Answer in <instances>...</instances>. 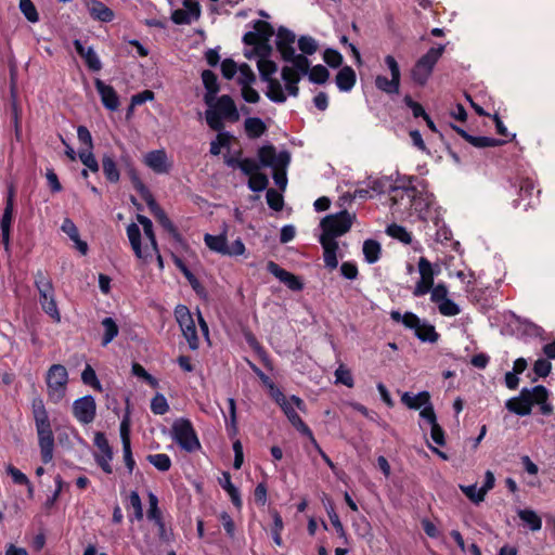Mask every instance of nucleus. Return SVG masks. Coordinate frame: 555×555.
<instances>
[{
  "instance_id": "obj_17",
  "label": "nucleus",
  "mask_w": 555,
  "mask_h": 555,
  "mask_svg": "<svg viewBox=\"0 0 555 555\" xmlns=\"http://www.w3.org/2000/svg\"><path fill=\"white\" fill-rule=\"evenodd\" d=\"M127 235H128V238L130 241L131 247H132L135 256L139 259H142L143 261L146 262L147 259L150 257H152V254H151L149 247H146L145 249L142 248V245H141V231H140V228L138 227V224L130 223L127 227Z\"/></svg>"
},
{
  "instance_id": "obj_47",
  "label": "nucleus",
  "mask_w": 555,
  "mask_h": 555,
  "mask_svg": "<svg viewBox=\"0 0 555 555\" xmlns=\"http://www.w3.org/2000/svg\"><path fill=\"white\" fill-rule=\"evenodd\" d=\"M92 150L93 149H81L78 152V156H79V159L81 160V163L88 169H90L92 172H98L99 171V163L95 159V157L92 153Z\"/></svg>"
},
{
  "instance_id": "obj_38",
  "label": "nucleus",
  "mask_w": 555,
  "mask_h": 555,
  "mask_svg": "<svg viewBox=\"0 0 555 555\" xmlns=\"http://www.w3.org/2000/svg\"><path fill=\"white\" fill-rule=\"evenodd\" d=\"M416 194H417V190L414 186L406 188V189L395 188L393 194L391 196V201L393 202V204H398L400 201H403L404 197H406L408 202L411 205H416V203H417Z\"/></svg>"
},
{
  "instance_id": "obj_24",
  "label": "nucleus",
  "mask_w": 555,
  "mask_h": 555,
  "mask_svg": "<svg viewBox=\"0 0 555 555\" xmlns=\"http://www.w3.org/2000/svg\"><path fill=\"white\" fill-rule=\"evenodd\" d=\"M282 411L288 418L289 423L305 437L309 440H313V433L309 428V426L302 421L299 414L295 411L294 406L289 403L282 408Z\"/></svg>"
},
{
  "instance_id": "obj_14",
  "label": "nucleus",
  "mask_w": 555,
  "mask_h": 555,
  "mask_svg": "<svg viewBox=\"0 0 555 555\" xmlns=\"http://www.w3.org/2000/svg\"><path fill=\"white\" fill-rule=\"evenodd\" d=\"M254 30L244 35L243 42L245 44L258 43L259 40L270 41V38L274 35L273 26L261 20L254 23Z\"/></svg>"
},
{
  "instance_id": "obj_37",
  "label": "nucleus",
  "mask_w": 555,
  "mask_h": 555,
  "mask_svg": "<svg viewBox=\"0 0 555 555\" xmlns=\"http://www.w3.org/2000/svg\"><path fill=\"white\" fill-rule=\"evenodd\" d=\"M380 244L374 240H366L363 243V254L369 263L376 262L380 257Z\"/></svg>"
},
{
  "instance_id": "obj_56",
  "label": "nucleus",
  "mask_w": 555,
  "mask_h": 555,
  "mask_svg": "<svg viewBox=\"0 0 555 555\" xmlns=\"http://www.w3.org/2000/svg\"><path fill=\"white\" fill-rule=\"evenodd\" d=\"M521 520L527 522L531 530H539L542 527L541 518L530 509H524L518 513Z\"/></svg>"
},
{
  "instance_id": "obj_10",
  "label": "nucleus",
  "mask_w": 555,
  "mask_h": 555,
  "mask_svg": "<svg viewBox=\"0 0 555 555\" xmlns=\"http://www.w3.org/2000/svg\"><path fill=\"white\" fill-rule=\"evenodd\" d=\"M94 444L101 452V454H95L96 464L103 469L104 473L112 474L113 467L109 462L113 459V449L109 446L104 433L98 431L95 434Z\"/></svg>"
},
{
  "instance_id": "obj_20",
  "label": "nucleus",
  "mask_w": 555,
  "mask_h": 555,
  "mask_svg": "<svg viewBox=\"0 0 555 555\" xmlns=\"http://www.w3.org/2000/svg\"><path fill=\"white\" fill-rule=\"evenodd\" d=\"M145 164L156 173H167L170 169L168 157L164 150L149 152L145 155Z\"/></svg>"
},
{
  "instance_id": "obj_16",
  "label": "nucleus",
  "mask_w": 555,
  "mask_h": 555,
  "mask_svg": "<svg viewBox=\"0 0 555 555\" xmlns=\"http://www.w3.org/2000/svg\"><path fill=\"white\" fill-rule=\"evenodd\" d=\"M96 91L101 96L103 105L111 111H116L119 107V96L112 86L104 83L101 79L96 78L94 81Z\"/></svg>"
},
{
  "instance_id": "obj_32",
  "label": "nucleus",
  "mask_w": 555,
  "mask_h": 555,
  "mask_svg": "<svg viewBox=\"0 0 555 555\" xmlns=\"http://www.w3.org/2000/svg\"><path fill=\"white\" fill-rule=\"evenodd\" d=\"M204 242L209 249L220 253L222 255H225L227 246H228L225 234H220V235L205 234Z\"/></svg>"
},
{
  "instance_id": "obj_39",
  "label": "nucleus",
  "mask_w": 555,
  "mask_h": 555,
  "mask_svg": "<svg viewBox=\"0 0 555 555\" xmlns=\"http://www.w3.org/2000/svg\"><path fill=\"white\" fill-rule=\"evenodd\" d=\"M257 66L259 69L260 77L263 81L273 79L271 76L278 70V65L275 62L267 59H259L257 62Z\"/></svg>"
},
{
  "instance_id": "obj_58",
  "label": "nucleus",
  "mask_w": 555,
  "mask_h": 555,
  "mask_svg": "<svg viewBox=\"0 0 555 555\" xmlns=\"http://www.w3.org/2000/svg\"><path fill=\"white\" fill-rule=\"evenodd\" d=\"M324 62L332 68H338L343 65V55L334 49H326L323 53Z\"/></svg>"
},
{
  "instance_id": "obj_33",
  "label": "nucleus",
  "mask_w": 555,
  "mask_h": 555,
  "mask_svg": "<svg viewBox=\"0 0 555 555\" xmlns=\"http://www.w3.org/2000/svg\"><path fill=\"white\" fill-rule=\"evenodd\" d=\"M266 82H268V90L266 92L267 96L275 103H284L287 98L283 91L281 82L276 78L267 80Z\"/></svg>"
},
{
  "instance_id": "obj_19",
  "label": "nucleus",
  "mask_w": 555,
  "mask_h": 555,
  "mask_svg": "<svg viewBox=\"0 0 555 555\" xmlns=\"http://www.w3.org/2000/svg\"><path fill=\"white\" fill-rule=\"evenodd\" d=\"M86 5L93 20L109 23L114 20V11L100 0H87Z\"/></svg>"
},
{
  "instance_id": "obj_40",
  "label": "nucleus",
  "mask_w": 555,
  "mask_h": 555,
  "mask_svg": "<svg viewBox=\"0 0 555 555\" xmlns=\"http://www.w3.org/2000/svg\"><path fill=\"white\" fill-rule=\"evenodd\" d=\"M38 443L40 447L41 461L44 464H48L53 459V449H54V437L52 438H39Z\"/></svg>"
},
{
  "instance_id": "obj_61",
  "label": "nucleus",
  "mask_w": 555,
  "mask_h": 555,
  "mask_svg": "<svg viewBox=\"0 0 555 555\" xmlns=\"http://www.w3.org/2000/svg\"><path fill=\"white\" fill-rule=\"evenodd\" d=\"M7 474L9 476H11V478L15 485H20V486L29 485L28 477L12 464H9L7 466Z\"/></svg>"
},
{
  "instance_id": "obj_57",
  "label": "nucleus",
  "mask_w": 555,
  "mask_h": 555,
  "mask_svg": "<svg viewBox=\"0 0 555 555\" xmlns=\"http://www.w3.org/2000/svg\"><path fill=\"white\" fill-rule=\"evenodd\" d=\"M202 79H203V83L207 91H210V93L219 92V83H218L217 75L214 72H211L209 69L203 70Z\"/></svg>"
},
{
  "instance_id": "obj_36",
  "label": "nucleus",
  "mask_w": 555,
  "mask_h": 555,
  "mask_svg": "<svg viewBox=\"0 0 555 555\" xmlns=\"http://www.w3.org/2000/svg\"><path fill=\"white\" fill-rule=\"evenodd\" d=\"M14 218V193L10 191L7 201L5 207L0 220V229H11L12 222Z\"/></svg>"
},
{
  "instance_id": "obj_34",
  "label": "nucleus",
  "mask_w": 555,
  "mask_h": 555,
  "mask_svg": "<svg viewBox=\"0 0 555 555\" xmlns=\"http://www.w3.org/2000/svg\"><path fill=\"white\" fill-rule=\"evenodd\" d=\"M375 86L380 91L387 94H398L400 88V80L391 77L388 79L386 76L378 75L375 79Z\"/></svg>"
},
{
  "instance_id": "obj_7",
  "label": "nucleus",
  "mask_w": 555,
  "mask_h": 555,
  "mask_svg": "<svg viewBox=\"0 0 555 555\" xmlns=\"http://www.w3.org/2000/svg\"><path fill=\"white\" fill-rule=\"evenodd\" d=\"M402 323L405 327L414 330L415 335L422 341L436 343L439 339V334L436 332L435 326L427 322L421 323L420 318L413 312H405Z\"/></svg>"
},
{
  "instance_id": "obj_51",
  "label": "nucleus",
  "mask_w": 555,
  "mask_h": 555,
  "mask_svg": "<svg viewBox=\"0 0 555 555\" xmlns=\"http://www.w3.org/2000/svg\"><path fill=\"white\" fill-rule=\"evenodd\" d=\"M271 516L273 518V526H272V529H271L272 539H273L275 544L282 545L283 541H282L281 532H282L283 527H284L283 526L282 517H281V515H280V513L278 511H272L271 512Z\"/></svg>"
},
{
  "instance_id": "obj_64",
  "label": "nucleus",
  "mask_w": 555,
  "mask_h": 555,
  "mask_svg": "<svg viewBox=\"0 0 555 555\" xmlns=\"http://www.w3.org/2000/svg\"><path fill=\"white\" fill-rule=\"evenodd\" d=\"M254 502L258 506H264L268 499V489L266 482H259L254 490Z\"/></svg>"
},
{
  "instance_id": "obj_23",
  "label": "nucleus",
  "mask_w": 555,
  "mask_h": 555,
  "mask_svg": "<svg viewBox=\"0 0 555 555\" xmlns=\"http://www.w3.org/2000/svg\"><path fill=\"white\" fill-rule=\"evenodd\" d=\"M291 162V155L287 151L279 153V165L273 167V179L281 191H284L287 184L286 167Z\"/></svg>"
},
{
  "instance_id": "obj_49",
  "label": "nucleus",
  "mask_w": 555,
  "mask_h": 555,
  "mask_svg": "<svg viewBox=\"0 0 555 555\" xmlns=\"http://www.w3.org/2000/svg\"><path fill=\"white\" fill-rule=\"evenodd\" d=\"M387 234L404 244H410L412 242L411 233H409L403 227L396 223L387 228Z\"/></svg>"
},
{
  "instance_id": "obj_18",
  "label": "nucleus",
  "mask_w": 555,
  "mask_h": 555,
  "mask_svg": "<svg viewBox=\"0 0 555 555\" xmlns=\"http://www.w3.org/2000/svg\"><path fill=\"white\" fill-rule=\"evenodd\" d=\"M214 109L219 112L220 116L223 119H227L231 122H235L240 119V114L237 112L236 105L230 95H221L217 100L216 107Z\"/></svg>"
},
{
  "instance_id": "obj_42",
  "label": "nucleus",
  "mask_w": 555,
  "mask_h": 555,
  "mask_svg": "<svg viewBox=\"0 0 555 555\" xmlns=\"http://www.w3.org/2000/svg\"><path fill=\"white\" fill-rule=\"evenodd\" d=\"M146 460L160 472H168L171 467V460L165 453L149 454Z\"/></svg>"
},
{
  "instance_id": "obj_48",
  "label": "nucleus",
  "mask_w": 555,
  "mask_h": 555,
  "mask_svg": "<svg viewBox=\"0 0 555 555\" xmlns=\"http://www.w3.org/2000/svg\"><path fill=\"white\" fill-rule=\"evenodd\" d=\"M147 498L150 504L146 513L147 518L154 522L164 519L163 513L158 507V498L153 492H149Z\"/></svg>"
},
{
  "instance_id": "obj_35",
  "label": "nucleus",
  "mask_w": 555,
  "mask_h": 555,
  "mask_svg": "<svg viewBox=\"0 0 555 555\" xmlns=\"http://www.w3.org/2000/svg\"><path fill=\"white\" fill-rule=\"evenodd\" d=\"M104 334L102 337V346H107L119 333V327L117 323L112 318H105L101 322Z\"/></svg>"
},
{
  "instance_id": "obj_54",
  "label": "nucleus",
  "mask_w": 555,
  "mask_h": 555,
  "mask_svg": "<svg viewBox=\"0 0 555 555\" xmlns=\"http://www.w3.org/2000/svg\"><path fill=\"white\" fill-rule=\"evenodd\" d=\"M269 184L268 177L264 173L257 172L249 176L248 186L251 191L260 192L267 189Z\"/></svg>"
},
{
  "instance_id": "obj_12",
  "label": "nucleus",
  "mask_w": 555,
  "mask_h": 555,
  "mask_svg": "<svg viewBox=\"0 0 555 555\" xmlns=\"http://www.w3.org/2000/svg\"><path fill=\"white\" fill-rule=\"evenodd\" d=\"M296 41L295 34L284 26L279 27L276 31V50L281 54L283 61L292 60L293 54L296 52L294 43Z\"/></svg>"
},
{
  "instance_id": "obj_27",
  "label": "nucleus",
  "mask_w": 555,
  "mask_h": 555,
  "mask_svg": "<svg viewBox=\"0 0 555 555\" xmlns=\"http://www.w3.org/2000/svg\"><path fill=\"white\" fill-rule=\"evenodd\" d=\"M102 169L105 178L112 182L117 183L120 179V173L117 168V163L112 155L105 154L102 158Z\"/></svg>"
},
{
  "instance_id": "obj_4",
  "label": "nucleus",
  "mask_w": 555,
  "mask_h": 555,
  "mask_svg": "<svg viewBox=\"0 0 555 555\" xmlns=\"http://www.w3.org/2000/svg\"><path fill=\"white\" fill-rule=\"evenodd\" d=\"M172 438L186 452H194L201 448L196 431L188 418H179L173 422Z\"/></svg>"
},
{
  "instance_id": "obj_1",
  "label": "nucleus",
  "mask_w": 555,
  "mask_h": 555,
  "mask_svg": "<svg viewBox=\"0 0 555 555\" xmlns=\"http://www.w3.org/2000/svg\"><path fill=\"white\" fill-rule=\"evenodd\" d=\"M128 167V176L131 181V184L133 189L140 194L142 199L145 201L151 214L154 216L156 221L170 234L173 235V237H179L180 234L176 228V225L172 223V221L168 218L165 210L159 206V204L155 201L153 194L149 190V188L143 183L141 178L139 177V173L137 169L130 164H127Z\"/></svg>"
},
{
  "instance_id": "obj_25",
  "label": "nucleus",
  "mask_w": 555,
  "mask_h": 555,
  "mask_svg": "<svg viewBox=\"0 0 555 555\" xmlns=\"http://www.w3.org/2000/svg\"><path fill=\"white\" fill-rule=\"evenodd\" d=\"M75 50L80 57H82L92 72H99L102 68V64L92 48H86L79 40L74 42Z\"/></svg>"
},
{
  "instance_id": "obj_46",
  "label": "nucleus",
  "mask_w": 555,
  "mask_h": 555,
  "mask_svg": "<svg viewBox=\"0 0 555 555\" xmlns=\"http://www.w3.org/2000/svg\"><path fill=\"white\" fill-rule=\"evenodd\" d=\"M205 118L211 130L222 131L224 129L223 118L220 116L219 112L215 111L214 108L206 111Z\"/></svg>"
},
{
  "instance_id": "obj_21",
  "label": "nucleus",
  "mask_w": 555,
  "mask_h": 555,
  "mask_svg": "<svg viewBox=\"0 0 555 555\" xmlns=\"http://www.w3.org/2000/svg\"><path fill=\"white\" fill-rule=\"evenodd\" d=\"M535 184L532 179L528 177H521L518 182V195L519 197L514 201V206L519 207L522 201H527L526 204H524V209L527 210L528 208L532 207L533 204L531 202V197L534 191Z\"/></svg>"
},
{
  "instance_id": "obj_50",
  "label": "nucleus",
  "mask_w": 555,
  "mask_h": 555,
  "mask_svg": "<svg viewBox=\"0 0 555 555\" xmlns=\"http://www.w3.org/2000/svg\"><path fill=\"white\" fill-rule=\"evenodd\" d=\"M298 48L304 55H312L318 51V42L310 36H301L298 39Z\"/></svg>"
},
{
  "instance_id": "obj_2",
  "label": "nucleus",
  "mask_w": 555,
  "mask_h": 555,
  "mask_svg": "<svg viewBox=\"0 0 555 555\" xmlns=\"http://www.w3.org/2000/svg\"><path fill=\"white\" fill-rule=\"evenodd\" d=\"M444 46L430 48L421 56L411 69V78L418 86H425L428 81L435 65L442 56Z\"/></svg>"
},
{
  "instance_id": "obj_63",
  "label": "nucleus",
  "mask_w": 555,
  "mask_h": 555,
  "mask_svg": "<svg viewBox=\"0 0 555 555\" xmlns=\"http://www.w3.org/2000/svg\"><path fill=\"white\" fill-rule=\"evenodd\" d=\"M438 309L439 312L446 317H453L460 313L459 306L451 299L442 300V302L438 305Z\"/></svg>"
},
{
  "instance_id": "obj_31",
  "label": "nucleus",
  "mask_w": 555,
  "mask_h": 555,
  "mask_svg": "<svg viewBox=\"0 0 555 555\" xmlns=\"http://www.w3.org/2000/svg\"><path fill=\"white\" fill-rule=\"evenodd\" d=\"M244 126L247 135L253 139L261 137L267 131L264 122L257 117L246 118Z\"/></svg>"
},
{
  "instance_id": "obj_3",
  "label": "nucleus",
  "mask_w": 555,
  "mask_h": 555,
  "mask_svg": "<svg viewBox=\"0 0 555 555\" xmlns=\"http://www.w3.org/2000/svg\"><path fill=\"white\" fill-rule=\"evenodd\" d=\"M48 398L53 403L62 401L66 395L68 373L64 365L53 364L49 367L46 376Z\"/></svg>"
},
{
  "instance_id": "obj_6",
  "label": "nucleus",
  "mask_w": 555,
  "mask_h": 555,
  "mask_svg": "<svg viewBox=\"0 0 555 555\" xmlns=\"http://www.w3.org/2000/svg\"><path fill=\"white\" fill-rule=\"evenodd\" d=\"M353 216H351L347 210H343L335 215H328L321 221L322 228V236L332 237L335 240L338 236L347 233L353 221Z\"/></svg>"
},
{
  "instance_id": "obj_53",
  "label": "nucleus",
  "mask_w": 555,
  "mask_h": 555,
  "mask_svg": "<svg viewBox=\"0 0 555 555\" xmlns=\"http://www.w3.org/2000/svg\"><path fill=\"white\" fill-rule=\"evenodd\" d=\"M20 10L29 22L39 21L38 11L31 0H20Z\"/></svg>"
},
{
  "instance_id": "obj_43",
  "label": "nucleus",
  "mask_w": 555,
  "mask_h": 555,
  "mask_svg": "<svg viewBox=\"0 0 555 555\" xmlns=\"http://www.w3.org/2000/svg\"><path fill=\"white\" fill-rule=\"evenodd\" d=\"M292 60H285V62L293 63V68L298 70L300 76L307 75L310 72V61L304 54H293Z\"/></svg>"
},
{
  "instance_id": "obj_62",
  "label": "nucleus",
  "mask_w": 555,
  "mask_h": 555,
  "mask_svg": "<svg viewBox=\"0 0 555 555\" xmlns=\"http://www.w3.org/2000/svg\"><path fill=\"white\" fill-rule=\"evenodd\" d=\"M431 296L430 300L435 304H440L442 300L449 299L448 298V287L443 283H439L437 285H434L430 289Z\"/></svg>"
},
{
  "instance_id": "obj_45",
  "label": "nucleus",
  "mask_w": 555,
  "mask_h": 555,
  "mask_svg": "<svg viewBox=\"0 0 555 555\" xmlns=\"http://www.w3.org/2000/svg\"><path fill=\"white\" fill-rule=\"evenodd\" d=\"M309 80L313 83L323 85L330 77L328 69L323 65H315L310 68Z\"/></svg>"
},
{
  "instance_id": "obj_9",
  "label": "nucleus",
  "mask_w": 555,
  "mask_h": 555,
  "mask_svg": "<svg viewBox=\"0 0 555 555\" xmlns=\"http://www.w3.org/2000/svg\"><path fill=\"white\" fill-rule=\"evenodd\" d=\"M176 319L182 330L184 337L186 338L191 349L198 348V337L196 332L195 322L193 317L185 306H178L175 310Z\"/></svg>"
},
{
  "instance_id": "obj_5",
  "label": "nucleus",
  "mask_w": 555,
  "mask_h": 555,
  "mask_svg": "<svg viewBox=\"0 0 555 555\" xmlns=\"http://www.w3.org/2000/svg\"><path fill=\"white\" fill-rule=\"evenodd\" d=\"M35 283L40 295L39 300L43 311L53 320L59 322L61 320V315L54 300V289L51 280L41 271H38Z\"/></svg>"
},
{
  "instance_id": "obj_28",
  "label": "nucleus",
  "mask_w": 555,
  "mask_h": 555,
  "mask_svg": "<svg viewBox=\"0 0 555 555\" xmlns=\"http://www.w3.org/2000/svg\"><path fill=\"white\" fill-rule=\"evenodd\" d=\"M258 158L262 166L274 167L279 165V154L276 149L272 145H263L258 150Z\"/></svg>"
},
{
  "instance_id": "obj_60",
  "label": "nucleus",
  "mask_w": 555,
  "mask_h": 555,
  "mask_svg": "<svg viewBox=\"0 0 555 555\" xmlns=\"http://www.w3.org/2000/svg\"><path fill=\"white\" fill-rule=\"evenodd\" d=\"M327 514H328V517H330V520L333 525V527L335 528L336 530V533L337 535L344 540V543H347L348 542V535H347V532L341 524V521L339 520V517L338 515L336 514V512L334 511V508L332 507L330 511H327Z\"/></svg>"
},
{
  "instance_id": "obj_22",
  "label": "nucleus",
  "mask_w": 555,
  "mask_h": 555,
  "mask_svg": "<svg viewBox=\"0 0 555 555\" xmlns=\"http://www.w3.org/2000/svg\"><path fill=\"white\" fill-rule=\"evenodd\" d=\"M320 243L323 247V258L325 266L331 270L336 269L338 266L336 255L338 250V243L332 237H326L322 235L320 236Z\"/></svg>"
},
{
  "instance_id": "obj_13",
  "label": "nucleus",
  "mask_w": 555,
  "mask_h": 555,
  "mask_svg": "<svg viewBox=\"0 0 555 555\" xmlns=\"http://www.w3.org/2000/svg\"><path fill=\"white\" fill-rule=\"evenodd\" d=\"M267 270L273 274L276 279H279L282 283H284L289 289L292 291H301L304 287V284L299 280L298 276L295 274L286 271L285 269L281 268L278 263L270 260L267 263Z\"/></svg>"
},
{
  "instance_id": "obj_59",
  "label": "nucleus",
  "mask_w": 555,
  "mask_h": 555,
  "mask_svg": "<svg viewBox=\"0 0 555 555\" xmlns=\"http://www.w3.org/2000/svg\"><path fill=\"white\" fill-rule=\"evenodd\" d=\"M267 203L269 207L275 211H280L283 208L284 201L281 193L274 189H269L266 194Z\"/></svg>"
},
{
  "instance_id": "obj_41",
  "label": "nucleus",
  "mask_w": 555,
  "mask_h": 555,
  "mask_svg": "<svg viewBox=\"0 0 555 555\" xmlns=\"http://www.w3.org/2000/svg\"><path fill=\"white\" fill-rule=\"evenodd\" d=\"M81 380L83 382V384L92 387L94 390L99 392L103 391L102 385L96 377L95 371L90 364H87L85 370L82 371Z\"/></svg>"
},
{
  "instance_id": "obj_29",
  "label": "nucleus",
  "mask_w": 555,
  "mask_h": 555,
  "mask_svg": "<svg viewBox=\"0 0 555 555\" xmlns=\"http://www.w3.org/2000/svg\"><path fill=\"white\" fill-rule=\"evenodd\" d=\"M220 485L230 495L233 505L240 511L243 502L238 489L231 481V475L229 473H223V481L220 480Z\"/></svg>"
},
{
  "instance_id": "obj_55",
  "label": "nucleus",
  "mask_w": 555,
  "mask_h": 555,
  "mask_svg": "<svg viewBox=\"0 0 555 555\" xmlns=\"http://www.w3.org/2000/svg\"><path fill=\"white\" fill-rule=\"evenodd\" d=\"M151 410L156 415H164L169 411V404L164 395L156 393L151 401Z\"/></svg>"
},
{
  "instance_id": "obj_44",
  "label": "nucleus",
  "mask_w": 555,
  "mask_h": 555,
  "mask_svg": "<svg viewBox=\"0 0 555 555\" xmlns=\"http://www.w3.org/2000/svg\"><path fill=\"white\" fill-rule=\"evenodd\" d=\"M467 142L476 147H489V146H498L505 143V141L494 138L488 137H474L470 134H466Z\"/></svg>"
},
{
  "instance_id": "obj_11",
  "label": "nucleus",
  "mask_w": 555,
  "mask_h": 555,
  "mask_svg": "<svg viewBox=\"0 0 555 555\" xmlns=\"http://www.w3.org/2000/svg\"><path fill=\"white\" fill-rule=\"evenodd\" d=\"M73 414L82 424H89L95 418L96 403L93 397L86 396L73 403Z\"/></svg>"
},
{
  "instance_id": "obj_26",
  "label": "nucleus",
  "mask_w": 555,
  "mask_h": 555,
  "mask_svg": "<svg viewBox=\"0 0 555 555\" xmlns=\"http://www.w3.org/2000/svg\"><path fill=\"white\" fill-rule=\"evenodd\" d=\"M356 72L350 66H344L336 75V85L341 91H349L356 83Z\"/></svg>"
},
{
  "instance_id": "obj_52",
  "label": "nucleus",
  "mask_w": 555,
  "mask_h": 555,
  "mask_svg": "<svg viewBox=\"0 0 555 555\" xmlns=\"http://www.w3.org/2000/svg\"><path fill=\"white\" fill-rule=\"evenodd\" d=\"M335 377L337 384H343L349 388H352L354 385L353 377L351 371L346 367L344 364H340L335 371Z\"/></svg>"
},
{
  "instance_id": "obj_15",
  "label": "nucleus",
  "mask_w": 555,
  "mask_h": 555,
  "mask_svg": "<svg viewBox=\"0 0 555 555\" xmlns=\"http://www.w3.org/2000/svg\"><path fill=\"white\" fill-rule=\"evenodd\" d=\"M530 396V390L528 388H524L520 391L519 397L512 398L506 401L505 406L508 411L518 414V415H528L531 413L532 400Z\"/></svg>"
},
{
  "instance_id": "obj_30",
  "label": "nucleus",
  "mask_w": 555,
  "mask_h": 555,
  "mask_svg": "<svg viewBox=\"0 0 555 555\" xmlns=\"http://www.w3.org/2000/svg\"><path fill=\"white\" fill-rule=\"evenodd\" d=\"M430 396L427 391H422L418 395L412 397L409 392H404L401 397L402 403H404L408 408L417 410L423 405L429 403Z\"/></svg>"
},
{
  "instance_id": "obj_8",
  "label": "nucleus",
  "mask_w": 555,
  "mask_h": 555,
  "mask_svg": "<svg viewBox=\"0 0 555 555\" xmlns=\"http://www.w3.org/2000/svg\"><path fill=\"white\" fill-rule=\"evenodd\" d=\"M437 270L433 267L431 262L425 258L421 257L418 260V272L421 275L420 281L416 283L415 288L413 291V295L415 297H421L430 292L434 286L435 275L439 272V267Z\"/></svg>"
}]
</instances>
